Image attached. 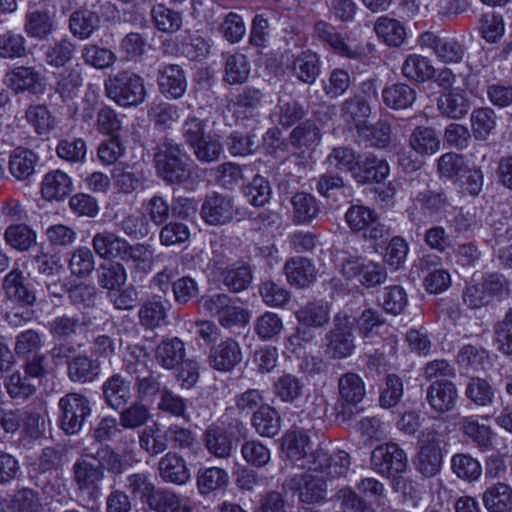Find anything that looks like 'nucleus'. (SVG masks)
I'll return each mask as SVG.
<instances>
[{
	"instance_id": "nucleus-51",
	"label": "nucleus",
	"mask_w": 512,
	"mask_h": 512,
	"mask_svg": "<svg viewBox=\"0 0 512 512\" xmlns=\"http://www.w3.org/2000/svg\"><path fill=\"white\" fill-rule=\"evenodd\" d=\"M370 113V106L360 96L348 98L341 105V117L345 122L353 124L357 131L365 124V119Z\"/></svg>"
},
{
	"instance_id": "nucleus-64",
	"label": "nucleus",
	"mask_w": 512,
	"mask_h": 512,
	"mask_svg": "<svg viewBox=\"0 0 512 512\" xmlns=\"http://www.w3.org/2000/svg\"><path fill=\"white\" fill-rule=\"evenodd\" d=\"M494 341L499 351L512 357V307L508 309L503 320L496 323Z\"/></svg>"
},
{
	"instance_id": "nucleus-60",
	"label": "nucleus",
	"mask_w": 512,
	"mask_h": 512,
	"mask_svg": "<svg viewBox=\"0 0 512 512\" xmlns=\"http://www.w3.org/2000/svg\"><path fill=\"white\" fill-rule=\"evenodd\" d=\"M83 84V77L78 68L66 69L58 75L55 91L66 101L77 96Z\"/></svg>"
},
{
	"instance_id": "nucleus-34",
	"label": "nucleus",
	"mask_w": 512,
	"mask_h": 512,
	"mask_svg": "<svg viewBox=\"0 0 512 512\" xmlns=\"http://www.w3.org/2000/svg\"><path fill=\"white\" fill-rule=\"evenodd\" d=\"M5 81L16 92L32 91L37 93L42 88L41 76L32 67H16L6 74Z\"/></svg>"
},
{
	"instance_id": "nucleus-26",
	"label": "nucleus",
	"mask_w": 512,
	"mask_h": 512,
	"mask_svg": "<svg viewBox=\"0 0 512 512\" xmlns=\"http://www.w3.org/2000/svg\"><path fill=\"white\" fill-rule=\"evenodd\" d=\"M102 393L107 405L117 410L128 403L131 397V382L120 374H114L103 383Z\"/></svg>"
},
{
	"instance_id": "nucleus-21",
	"label": "nucleus",
	"mask_w": 512,
	"mask_h": 512,
	"mask_svg": "<svg viewBox=\"0 0 512 512\" xmlns=\"http://www.w3.org/2000/svg\"><path fill=\"white\" fill-rule=\"evenodd\" d=\"M186 348L184 342L178 337L163 339L155 349L154 358L159 366L172 370L184 360Z\"/></svg>"
},
{
	"instance_id": "nucleus-44",
	"label": "nucleus",
	"mask_w": 512,
	"mask_h": 512,
	"mask_svg": "<svg viewBox=\"0 0 512 512\" xmlns=\"http://www.w3.org/2000/svg\"><path fill=\"white\" fill-rule=\"evenodd\" d=\"M382 99L389 108L395 110L406 109L414 103L416 92L407 84L396 83L383 89Z\"/></svg>"
},
{
	"instance_id": "nucleus-54",
	"label": "nucleus",
	"mask_w": 512,
	"mask_h": 512,
	"mask_svg": "<svg viewBox=\"0 0 512 512\" xmlns=\"http://www.w3.org/2000/svg\"><path fill=\"white\" fill-rule=\"evenodd\" d=\"M154 26L161 32L172 34L182 26V16L163 4L154 5L151 9Z\"/></svg>"
},
{
	"instance_id": "nucleus-46",
	"label": "nucleus",
	"mask_w": 512,
	"mask_h": 512,
	"mask_svg": "<svg viewBox=\"0 0 512 512\" xmlns=\"http://www.w3.org/2000/svg\"><path fill=\"white\" fill-rule=\"evenodd\" d=\"M293 70L296 77L307 84H313L320 73V60L316 53L304 51L293 61Z\"/></svg>"
},
{
	"instance_id": "nucleus-57",
	"label": "nucleus",
	"mask_w": 512,
	"mask_h": 512,
	"mask_svg": "<svg viewBox=\"0 0 512 512\" xmlns=\"http://www.w3.org/2000/svg\"><path fill=\"white\" fill-rule=\"evenodd\" d=\"M99 25V17L89 10H78L71 14L69 28L80 39H87Z\"/></svg>"
},
{
	"instance_id": "nucleus-16",
	"label": "nucleus",
	"mask_w": 512,
	"mask_h": 512,
	"mask_svg": "<svg viewBox=\"0 0 512 512\" xmlns=\"http://www.w3.org/2000/svg\"><path fill=\"white\" fill-rule=\"evenodd\" d=\"M203 442L209 454L218 459H228L235 450L233 435L217 424L209 425L203 433Z\"/></svg>"
},
{
	"instance_id": "nucleus-40",
	"label": "nucleus",
	"mask_w": 512,
	"mask_h": 512,
	"mask_svg": "<svg viewBox=\"0 0 512 512\" xmlns=\"http://www.w3.org/2000/svg\"><path fill=\"white\" fill-rule=\"evenodd\" d=\"M483 503L489 512L512 511V488L506 483H496L483 493Z\"/></svg>"
},
{
	"instance_id": "nucleus-15",
	"label": "nucleus",
	"mask_w": 512,
	"mask_h": 512,
	"mask_svg": "<svg viewBox=\"0 0 512 512\" xmlns=\"http://www.w3.org/2000/svg\"><path fill=\"white\" fill-rule=\"evenodd\" d=\"M242 361V350L239 343L232 339L226 338L219 344L214 346L209 354V362L211 367L218 371H231Z\"/></svg>"
},
{
	"instance_id": "nucleus-7",
	"label": "nucleus",
	"mask_w": 512,
	"mask_h": 512,
	"mask_svg": "<svg viewBox=\"0 0 512 512\" xmlns=\"http://www.w3.org/2000/svg\"><path fill=\"white\" fill-rule=\"evenodd\" d=\"M371 468L385 477H394L407 468V456L404 450L395 443L377 446L371 453Z\"/></svg>"
},
{
	"instance_id": "nucleus-14",
	"label": "nucleus",
	"mask_w": 512,
	"mask_h": 512,
	"mask_svg": "<svg viewBox=\"0 0 512 512\" xmlns=\"http://www.w3.org/2000/svg\"><path fill=\"white\" fill-rule=\"evenodd\" d=\"M458 391L450 380H435L426 389V401L437 414L452 411L457 402Z\"/></svg>"
},
{
	"instance_id": "nucleus-41",
	"label": "nucleus",
	"mask_w": 512,
	"mask_h": 512,
	"mask_svg": "<svg viewBox=\"0 0 512 512\" xmlns=\"http://www.w3.org/2000/svg\"><path fill=\"white\" fill-rule=\"evenodd\" d=\"M401 72L409 80L425 82L434 76L435 69L428 58L419 54H410L404 60Z\"/></svg>"
},
{
	"instance_id": "nucleus-13",
	"label": "nucleus",
	"mask_w": 512,
	"mask_h": 512,
	"mask_svg": "<svg viewBox=\"0 0 512 512\" xmlns=\"http://www.w3.org/2000/svg\"><path fill=\"white\" fill-rule=\"evenodd\" d=\"M419 44L423 48L433 51L443 63H460L465 55V49L455 39L441 38L432 32H424L419 37Z\"/></svg>"
},
{
	"instance_id": "nucleus-63",
	"label": "nucleus",
	"mask_w": 512,
	"mask_h": 512,
	"mask_svg": "<svg viewBox=\"0 0 512 512\" xmlns=\"http://www.w3.org/2000/svg\"><path fill=\"white\" fill-rule=\"evenodd\" d=\"M496 125L494 111L488 107L475 109L471 114L472 132L477 140H486Z\"/></svg>"
},
{
	"instance_id": "nucleus-23",
	"label": "nucleus",
	"mask_w": 512,
	"mask_h": 512,
	"mask_svg": "<svg viewBox=\"0 0 512 512\" xmlns=\"http://www.w3.org/2000/svg\"><path fill=\"white\" fill-rule=\"evenodd\" d=\"M23 29L28 37L42 41L54 30V22L47 10H39L34 4L25 14Z\"/></svg>"
},
{
	"instance_id": "nucleus-18",
	"label": "nucleus",
	"mask_w": 512,
	"mask_h": 512,
	"mask_svg": "<svg viewBox=\"0 0 512 512\" xmlns=\"http://www.w3.org/2000/svg\"><path fill=\"white\" fill-rule=\"evenodd\" d=\"M39 157L28 148L17 147L9 154L8 170L17 181H29L36 172Z\"/></svg>"
},
{
	"instance_id": "nucleus-25",
	"label": "nucleus",
	"mask_w": 512,
	"mask_h": 512,
	"mask_svg": "<svg viewBox=\"0 0 512 512\" xmlns=\"http://www.w3.org/2000/svg\"><path fill=\"white\" fill-rule=\"evenodd\" d=\"M155 512H193L195 504L170 490L154 491L147 500Z\"/></svg>"
},
{
	"instance_id": "nucleus-17",
	"label": "nucleus",
	"mask_w": 512,
	"mask_h": 512,
	"mask_svg": "<svg viewBox=\"0 0 512 512\" xmlns=\"http://www.w3.org/2000/svg\"><path fill=\"white\" fill-rule=\"evenodd\" d=\"M159 477L166 483L183 485L191 477L185 459L176 452H167L157 465Z\"/></svg>"
},
{
	"instance_id": "nucleus-9",
	"label": "nucleus",
	"mask_w": 512,
	"mask_h": 512,
	"mask_svg": "<svg viewBox=\"0 0 512 512\" xmlns=\"http://www.w3.org/2000/svg\"><path fill=\"white\" fill-rule=\"evenodd\" d=\"M309 470L325 473L333 479L346 475L350 466V456L345 451H338L330 455L326 450L319 448L306 457Z\"/></svg>"
},
{
	"instance_id": "nucleus-32",
	"label": "nucleus",
	"mask_w": 512,
	"mask_h": 512,
	"mask_svg": "<svg viewBox=\"0 0 512 512\" xmlns=\"http://www.w3.org/2000/svg\"><path fill=\"white\" fill-rule=\"evenodd\" d=\"M128 274L124 265L120 262L111 261L101 263L96 268V281L99 287L108 290L109 293L124 286Z\"/></svg>"
},
{
	"instance_id": "nucleus-50",
	"label": "nucleus",
	"mask_w": 512,
	"mask_h": 512,
	"mask_svg": "<svg viewBox=\"0 0 512 512\" xmlns=\"http://www.w3.org/2000/svg\"><path fill=\"white\" fill-rule=\"evenodd\" d=\"M250 74V63L241 53L228 55L224 67V81L230 85L242 84Z\"/></svg>"
},
{
	"instance_id": "nucleus-52",
	"label": "nucleus",
	"mask_w": 512,
	"mask_h": 512,
	"mask_svg": "<svg viewBox=\"0 0 512 512\" xmlns=\"http://www.w3.org/2000/svg\"><path fill=\"white\" fill-rule=\"evenodd\" d=\"M291 203L293 206V218L297 223H309L317 217L319 205L316 198L308 193H296Z\"/></svg>"
},
{
	"instance_id": "nucleus-53",
	"label": "nucleus",
	"mask_w": 512,
	"mask_h": 512,
	"mask_svg": "<svg viewBox=\"0 0 512 512\" xmlns=\"http://www.w3.org/2000/svg\"><path fill=\"white\" fill-rule=\"evenodd\" d=\"M27 54L26 38L18 32L7 30L0 34V58L18 59Z\"/></svg>"
},
{
	"instance_id": "nucleus-37",
	"label": "nucleus",
	"mask_w": 512,
	"mask_h": 512,
	"mask_svg": "<svg viewBox=\"0 0 512 512\" xmlns=\"http://www.w3.org/2000/svg\"><path fill=\"white\" fill-rule=\"evenodd\" d=\"M305 383L302 378L283 373L273 383V393L284 403H295L302 398Z\"/></svg>"
},
{
	"instance_id": "nucleus-19",
	"label": "nucleus",
	"mask_w": 512,
	"mask_h": 512,
	"mask_svg": "<svg viewBox=\"0 0 512 512\" xmlns=\"http://www.w3.org/2000/svg\"><path fill=\"white\" fill-rule=\"evenodd\" d=\"M158 85L162 94L178 99L186 91L187 80L183 69L176 65H166L159 70Z\"/></svg>"
},
{
	"instance_id": "nucleus-31",
	"label": "nucleus",
	"mask_w": 512,
	"mask_h": 512,
	"mask_svg": "<svg viewBox=\"0 0 512 512\" xmlns=\"http://www.w3.org/2000/svg\"><path fill=\"white\" fill-rule=\"evenodd\" d=\"M437 106L442 115L452 119L463 118L470 109L469 100L459 87L442 94L437 101Z\"/></svg>"
},
{
	"instance_id": "nucleus-11",
	"label": "nucleus",
	"mask_w": 512,
	"mask_h": 512,
	"mask_svg": "<svg viewBox=\"0 0 512 512\" xmlns=\"http://www.w3.org/2000/svg\"><path fill=\"white\" fill-rule=\"evenodd\" d=\"M2 291L4 299L20 307H30L36 302V295L27 283L23 272L12 269L2 280Z\"/></svg>"
},
{
	"instance_id": "nucleus-12",
	"label": "nucleus",
	"mask_w": 512,
	"mask_h": 512,
	"mask_svg": "<svg viewBox=\"0 0 512 512\" xmlns=\"http://www.w3.org/2000/svg\"><path fill=\"white\" fill-rule=\"evenodd\" d=\"M335 322V328L326 335L327 353L334 359H342L353 353L355 349L354 336L346 317L337 315Z\"/></svg>"
},
{
	"instance_id": "nucleus-55",
	"label": "nucleus",
	"mask_w": 512,
	"mask_h": 512,
	"mask_svg": "<svg viewBox=\"0 0 512 512\" xmlns=\"http://www.w3.org/2000/svg\"><path fill=\"white\" fill-rule=\"evenodd\" d=\"M37 485L41 488L46 500L63 504L69 499L66 480L58 470L51 472L43 483Z\"/></svg>"
},
{
	"instance_id": "nucleus-24",
	"label": "nucleus",
	"mask_w": 512,
	"mask_h": 512,
	"mask_svg": "<svg viewBox=\"0 0 512 512\" xmlns=\"http://www.w3.org/2000/svg\"><path fill=\"white\" fill-rule=\"evenodd\" d=\"M287 281L294 286L304 288L316 280L315 265L305 257L290 258L284 265Z\"/></svg>"
},
{
	"instance_id": "nucleus-56",
	"label": "nucleus",
	"mask_w": 512,
	"mask_h": 512,
	"mask_svg": "<svg viewBox=\"0 0 512 512\" xmlns=\"http://www.w3.org/2000/svg\"><path fill=\"white\" fill-rule=\"evenodd\" d=\"M4 240L17 251H27L36 242V233L25 224H13L6 228Z\"/></svg>"
},
{
	"instance_id": "nucleus-49",
	"label": "nucleus",
	"mask_w": 512,
	"mask_h": 512,
	"mask_svg": "<svg viewBox=\"0 0 512 512\" xmlns=\"http://www.w3.org/2000/svg\"><path fill=\"white\" fill-rule=\"evenodd\" d=\"M10 512H41L42 503L38 492L22 487L14 491L7 502Z\"/></svg>"
},
{
	"instance_id": "nucleus-4",
	"label": "nucleus",
	"mask_w": 512,
	"mask_h": 512,
	"mask_svg": "<svg viewBox=\"0 0 512 512\" xmlns=\"http://www.w3.org/2000/svg\"><path fill=\"white\" fill-rule=\"evenodd\" d=\"M59 425L69 435L78 433L91 414L90 401L80 393H68L60 398Z\"/></svg>"
},
{
	"instance_id": "nucleus-38",
	"label": "nucleus",
	"mask_w": 512,
	"mask_h": 512,
	"mask_svg": "<svg viewBox=\"0 0 512 512\" xmlns=\"http://www.w3.org/2000/svg\"><path fill=\"white\" fill-rule=\"evenodd\" d=\"M281 418L269 404L261 405L252 414L251 424L262 437H274L280 431Z\"/></svg>"
},
{
	"instance_id": "nucleus-6",
	"label": "nucleus",
	"mask_w": 512,
	"mask_h": 512,
	"mask_svg": "<svg viewBox=\"0 0 512 512\" xmlns=\"http://www.w3.org/2000/svg\"><path fill=\"white\" fill-rule=\"evenodd\" d=\"M284 487L297 494L298 500L307 505L318 504L326 498V481L311 472H303L289 476Z\"/></svg>"
},
{
	"instance_id": "nucleus-10",
	"label": "nucleus",
	"mask_w": 512,
	"mask_h": 512,
	"mask_svg": "<svg viewBox=\"0 0 512 512\" xmlns=\"http://www.w3.org/2000/svg\"><path fill=\"white\" fill-rule=\"evenodd\" d=\"M200 215L209 225H225L236 215L233 198L218 192L208 194L202 203Z\"/></svg>"
},
{
	"instance_id": "nucleus-28",
	"label": "nucleus",
	"mask_w": 512,
	"mask_h": 512,
	"mask_svg": "<svg viewBox=\"0 0 512 512\" xmlns=\"http://www.w3.org/2000/svg\"><path fill=\"white\" fill-rule=\"evenodd\" d=\"M127 240L111 231L96 233L92 238L94 252L102 259H122Z\"/></svg>"
},
{
	"instance_id": "nucleus-33",
	"label": "nucleus",
	"mask_w": 512,
	"mask_h": 512,
	"mask_svg": "<svg viewBox=\"0 0 512 512\" xmlns=\"http://www.w3.org/2000/svg\"><path fill=\"white\" fill-rule=\"evenodd\" d=\"M138 442L140 448L149 456H158L168 449L166 429L163 430L158 423L145 426L138 434Z\"/></svg>"
},
{
	"instance_id": "nucleus-43",
	"label": "nucleus",
	"mask_w": 512,
	"mask_h": 512,
	"mask_svg": "<svg viewBox=\"0 0 512 512\" xmlns=\"http://www.w3.org/2000/svg\"><path fill=\"white\" fill-rule=\"evenodd\" d=\"M374 31L388 46L399 47L406 38V30L403 24L396 19L386 16L376 20Z\"/></svg>"
},
{
	"instance_id": "nucleus-30",
	"label": "nucleus",
	"mask_w": 512,
	"mask_h": 512,
	"mask_svg": "<svg viewBox=\"0 0 512 512\" xmlns=\"http://www.w3.org/2000/svg\"><path fill=\"white\" fill-rule=\"evenodd\" d=\"M38 420L39 415L28 407L16 409H0V426L7 433H14L21 427H35L38 424Z\"/></svg>"
},
{
	"instance_id": "nucleus-35",
	"label": "nucleus",
	"mask_w": 512,
	"mask_h": 512,
	"mask_svg": "<svg viewBox=\"0 0 512 512\" xmlns=\"http://www.w3.org/2000/svg\"><path fill=\"white\" fill-rule=\"evenodd\" d=\"M441 140L431 127L418 126L409 136L410 148L421 156L433 155L439 151Z\"/></svg>"
},
{
	"instance_id": "nucleus-2",
	"label": "nucleus",
	"mask_w": 512,
	"mask_h": 512,
	"mask_svg": "<svg viewBox=\"0 0 512 512\" xmlns=\"http://www.w3.org/2000/svg\"><path fill=\"white\" fill-rule=\"evenodd\" d=\"M365 395L366 386L360 375L354 372L342 374L338 379V400L334 407L336 419L342 422L352 419Z\"/></svg>"
},
{
	"instance_id": "nucleus-58",
	"label": "nucleus",
	"mask_w": 512,
	"mask_h": 512,
	"mask_svg": "<svg viewBox=\"0 0 512 512\" xmlns=\"http://www.w3.org/2000/svg\"><path fill=\"white\" fill-rule=\"evenodd\" d=\"M208 40L196 33H186L179 38L180 53L190 60H201L210 52Z\"/></svg>"
},
{
	"instance_id": "nucleus-42",
	"label": "nucleus",
	"mask_w": 512,
	"mask_h": 512,
	"mask_svg": "<svg viewBox=\"0 0 512 512\" xmlns=\"http://www.w3.org/2000/svg\"><path fill=\"white\" fill-rule=\"evenodd\" d=\"M168 306V301H162L158 295L147 299L139 310L141 324L150 329L159 327L165 321Z\"/></svg>"
},
{
	"instance_id": "nucleus-62",
	"label": "nucleus",
	"mask_w": 512,
	"mask_h": 512,
	"mask_svg": "<svg viewBox=\"0 0 512 512\" xmlns=\"http://www.w3.org/2000/svg\"><path fill=\"white\" fill-rule=\"evenodd\" d=\"M244 461L255 468L265 467L271 460V451L258 440H247L241 446Z\"/></svg>"
},
{
	"instance_id": "nucleus-59",
	"label": "nucleus",
	"mask_w": 512,
	"mask_h": 512,
	"mask_svg": "<svg viewBox=\"0 0 512 512\" xmlns=\"http://www.w3.org/2000/svg\"><path fill=\"white\" fill-rule=\"evenodd\" d=\"M284 324L280 316L274 312L266 311L256 318L254 332L262 341L276 338L283 330Z\"/></svg>"
},
{
	"instance_id": "nucleus-29",
	"label": "nucleus",
	"mask_w": 512,
	"mask_h": 512,
	"mask_svg": "<svg viewBox=\"0 0 512 512\" xmlns=\"http://www.w3.org/2000/svg\"><path fill=\"white\" fill-rule=\"evenodd\" d=\"M84 457L96 464V468H99L102 472L105 470L120 474L124 469V463L122 457L109 445H101L95 450L87 448L82 453Z\"/></svg>"
},
{
	"instance_id": "nucleus-3",
	"label": "nucleus",
	"mask_w": 512,
	"mask_h": 512,
	"mask_svg": "<svg viewBox=\"0 0 512 512\" xmlns=\"http://www.w3.org/2000/svg\"><path fill=\"white\" fill-rule=\"evenodd\" d=\"M179 144L164 142L154 155L158 175L167 183L178 184L186 180L188 173Z\"/></svg>"
},
{
	"instance_id": "nucleus-48",
	"label": "nucleus",
	"mask_w": 512,
	"mask_h": 512,
	"mask_svg": "<svg viewBox=\"0 0 512 512\" xmlns=\"http://www.w3.org/2000/svg\"><path fill=\"white\" fill-rule=\"evenodd\" d=\"M229 483V475L225 469L209 467L201 469L197 474V486L200 494L207 495L218 489L225 488Z\"/></svg>"
},
{
	"instance_id": "nucleus-61",
	"label": "nucleus",
	"mask_w": 512,
	"mask_h": 512,
	"mask_svg": "<svg viewBox=\"0 0 512 512\" xmlns=\"http://www.w3.org/2000/svg\"><path fill=\"white\" fill-rule=\"evenodd\" d=\"M359 135L371 146L385 148L391 140V126L384 120H379L373 125L364 124L358 130Z\"/></svg>"
},
{
	"instance_id": "nucleus-36",
	"label": "nucleus",
	"mask_w": 512,
	"mask_h": 512,
	"mask_svg": "<svg viewBox=\"0 0 512 512\" xmlns=\"http://www.w3.org/2000/svg\"><path fill=\"white\" fill-rule=\"evenodd\" d=\"M100 369V362L97 359L78 355L68 363L67 374L73 382L88 383L99 376Z\"/></svg>"
},
{
	"instance_id": "nucleus-45",
	"label": "nucleus",
	"mask_w": 512,
	"mask_h": 512,
	"mask_svg": "<svg viewBox=\"0 0 512 512\" xmlns=\"http://www.w3.org/2000/svg\"><path fill=\"white\" fill-rule=\"evenodd\" d=\"M4 387L10 398L18 402H24L32 397L37 386L25 374L15 371L4 380Z\"/></svg>"
},
{
	"instance_id": "nucleus-20",
	"label": "nucleus",
	"mask_w": 512,
	"mask_h": 512,
	"mask_svg": "<svg viewBox=\"0 0 512 512\" xmlns=\"http://www.w3.org/2000/svg\"><path fill=\"white\" fill-rule=\"evenodd\" d=\"M73 189L71 177L61 170L46 173L41 183V194L48 201H62Z\"/></svg>"
},
{
	"instance_id": "nucleus-39",
	"label": "nucleus",
	"mask_w": 512,
	"mask_h": 512,
	"mask_svg": "<svg viewBox=\"0 0 512 512\" xmlns=\"http://www.w3.org/2000/svg\"><path fill=\"white\" fill-rule=\"evenodd\" d=\"M442 458L439 444L432 441L421 446L414 464L423 476L432 477L440 472Z\"/></svg>"
},
{
	"instance_id": "nucleus-8",
	"label": "nucleus",
	"mask_w": 512,
	"mask_h": 512,
	"mask_svg": "<svg viewBox=\"0 0 512 512\" xmlns=\"http://www.w3.org/2000/svg\"><path fill=\"white\" fill-rule=\"evenodd\" d=\"M72 471L77 491L89 500H97L101 495L100 482L104 479L105 473L83 455L74 463Z\"/></svg>"
},
{
	"instance_id": "nucleus-1",
	"label": "nucleus",
	"mask_w": 512,
	"mask_h": 512,
	"mask_svg": "<svg viewBox=\"0 0 512 512\" xmlns=\"http://www.w3.org/2000/svg\"><path fill=\"white\" fill-rule=\"evenodd\" d=\"M104 89L110 100L124 108L138 106L146 98L143 78L129 70L110 75L104 81Z\"/></svg>"
},
{
	"instance_id": "nucleus-27",
	"label": "nucleus",
	"mask_w": 512,
	"mask_h": 512,
	"mask_svg": "<svg viewBox=\"0 0 512 512\" xmlns=\"http://www.w3.org/2000/svg\"><path fill=\"white\" fill-rule=\"evenodd\" d=\"M299 324L313 330L325 327L330 321V305L322 300L306 303L295 313Z\"/></svg>"
},
{
	"instance_id": "nucleus-47",
	"label": "nucleus",
	"mask_w": 512,
	"mask_h": 512,
	"mask_svg": "<svg viewBox=\"0 0 512 512\" xmlns=\"http://www.w3.org/2000/svg\"><path fill=\"white\" fill-rule=\"evenodd\" d=\"M112 177L115 188L124 194L135 192L143 187L146 181L143 171L134 170L129 166L114 168Z\"/></svg>"
},
{
	"instance_id": "nucleus-22",
	"label": "nucleus",
	"mask_w": 512,
	"mask_h": 512,
	"mask_svg": "<svg viewBox=\"0 0 512 512\" xmlns=\"http://www.w3.org/2000/svg\"><path fill=\"white\" fill-rule=\"evenodd\" d=\"M389 172L390 167L385 159L368 155L363 160H359L353 178L361 184L379 183L387 178Z\"/></svg>"
},
{
	"instance_id": "nucleus-5",
	"label": "nucleus",
	"mask_w": 512,
	"mask_h": 512,
	"mask_svg": "<svg viewBox=\"0 0 512 512\" xmlns=\"http://www.w3.org/2000/svg\"><path fill=\"white\" fill-rule=\"evenodd\" d=\"M314 33L316 37L327 44L334 53L353 60L362 59L367 55V51L371 52L374 46L367 44L349 43L346 38L337 31V29L330 23L319 20L314 25Z\"/></svg>"
}]
</instances>
